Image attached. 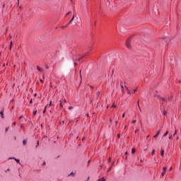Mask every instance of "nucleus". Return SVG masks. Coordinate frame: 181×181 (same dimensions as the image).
Returning <instances> with one entry per match:
<instances>
[{"label": "nucleus", "mask_w": 181, "mask_h": 181, "mask_svg": "<svg viewBox=\"0 0 181 181\" xmlns=\"http://www.w3.org/2000/svg\"><path fill=\"white\" fill-rule=\"evenodd\" d=\"M126 46L127 49H132V46L131 45V38L127 39L126 41Z\"/></svg>", "instance_id": "obj_1"}, {"label": "nucleus", "mask_w": 181, "mask_h": 181, "mask_svg": "<svg viewBox=\"0 0 181 181\" xmlns=\"http://www.w3.org/2000/svg\"><path fill=\"white\" fill-rule=\"evenodd\" d=\"M156 93H158V90H151L150 92L151 95H153V97H156Z\"/></svg>", "instance_id": "obj_2"}, {"label": "nucleus", "mask_w": 181, "mask_h": 181, "mask_svg": "<svg viewBox=\"0 0 181 181\" xmlns=\"http://www.w3.org/2000/svg\"><path fill=\"white\" fill-rule=\"evenodd\" d=\"M160 155H161L162 158H163V155H165V150L161 149Z\"/></svg>", "instance_id": "obj_3"}, {"label": "nucleus", "mask_w": 181, "mask_h": 181, "mask_svg": "<svg viewBox=\"0 0 181 181\" xmlns=\"http://www.w3.org/2000/svg\"><path fill=\"white\" fill-rule=\"evenodd\" d=\"M37 70H38V71H43V69L42 68H40V66H37Z\"/></svg>", "instance_id": "obj_4"}, {"label": "nucleus", "mask_w": 181, "mask_h": 181, "mask_svg": "<svg viewBox=\"0 0 181 181\" xmlns=\"http://www.w3.org/2000/svg\"><path fill=\"white\" fill-rule=\"evenodd\" d=\"M159 134H160V130L157 132L155 136H153V138H156L159 135Z\"/></svg>", "instance_id": "obj_5"}, {"label": "nucleus", "mask_w": 181, "mask_h": 181, "mask_svg": "<svg viewBox=\"0 0 181 181\" xmlns=\"http://www.w3.org/2000/svg\"><path fill=\"white\" fill-rule=\"evenodd\" d=\"M8 159H14L17 163H19L20 160L18 159H16L15 158H9Z\"/></svg>", "instance_id": "obj_6"}, {"label": "nucleus", "mask_w": 181, "mask_h": 181, "mask_svg": "<svg viewBox=\"0 0 181 181\" xmlns=\"http://www.w3.org/2000/svg\"><path fill=\"white\" fill-rule=\"evenodd\" d=\"M125 90H127V94H129V95H131V91H129V90H128V88L127 86H125Z\"/></svg>", "instance_id": "obj_7"}, {"label": "nucleus", "mask_w": 181, "mask_h": 181, "mask_svg": "<svg viewBox=\"0 0 181 181\" xmlns=\"http://www.w3.org/2000/svg\"><path fill=\"white\" fill-rule=\"evenodd\" d=\"M79 74H80L81 83V81H83V76H81V70L79 71Z\"/></svg>", "instance_id": "obj_8"}, {"label": "nucleus", "mask_w": 181, "mask_h": 181, "mask_svg": "<svg viewBox=\"0 0 181 181\" xmlns=\"http://www.w3.org/2000/svg\"><path fill=\"white\" fill-rule=\"evenodd\" d=\"M97 181H105V178L102 177L100 179H98Z\"/></svg>", "instance_id": "obj_9"}, {"label": "nucleus", "mask_w": 181, "mask_h": 181, "mask_svg": "<svg viewBox=\"0 0 181 181\" xmlns=\"http://www.w3.org/2000/svg\"><path fill=\"white\" fill-rule=\"evenodd\" d=\"M137 105H138V107H139V111H140L141 112H142V110H141V107H139V101L137 102Z\"/></svg>", "instance_id": "obj_10"}, {"label": "nucleus", "mask_w": 181, "mask_h": 181, "mask_svg": "<svg viewBox=\"0 0 181 181\" xmlns=\"http://www.w3.org/2000/svg\"><path fill=\"white\" fill-rule=\"evenodd\" d=\"M156 97H157V98H158V100H162V97L159 95H157Z\"/></svg>", "instance_id": "obj_11"}, {"label": "nucleus", "mask_w": 181, "mask_h": 181, "mask_svg": "<svg viewBox=\"0 0 181 181\" xmlns=\"http://www.w3.org/2000/svg\"><path fill=\"white\" fill-rule=\"evenodd\" d=\"M13 45V43L12 42V41L10 43V47L9 49L11 50V49H12V45Z\"/></svg>", "instance_id": "obj_12"}, {"label": "nucleus", "mask_w": 181, "mask_h": 181, "mask_svg": "<svg viewBox=\"0 0 181 181\" xmlns=\"http://www.w3.org/2000/svg\"><path fill=\"white\" fill-rule=\"evenodd\" d=\"M168 112H166V110H163V115H167Z\"/></svg>", "instance_id": "obj_13"}, {"label": "nucleus", "mask_w": 181, "mask_h": 181, "mask_svg": "<svg viewBox=\"0 0 181 181\" xmlns=\"http://www.w3.org/2000/svg\"><path fill=\"white\" fill-rule=\"evenodd\" d=\"M168 134H169V132L167 131V132L163 134V136H167Z\"/></svg>", "instance_id": "obj_14"}, {"label": "nucleus", "mask_w": 181, "mask_h": 181, "mask_svg": "<svg viewBox=\"0 0 181 181\" xmlns=\"http://www.w3.org/2000/svg\"><path fill=\"white\" fill-rule=\"evenodd\" d=\"M135 152H136L135 148H132V153H135Z\"/></svg>", "instance_id": "obj_15"}, {"label": "nucleus", "mask_w": 181, "mask_h": 181, "mask_svg": "<svg viewBox=\"0 0 181 181\" xmlns=\"http://www.w3.org/2000/svg\"><path fill=\"white\" fill-rule=\"evenodd\" d=\"M121 88H122V91H124V85L121 84Z\"/></svg>", "instance_id": "obj_16"}, {"label": "nucleus", "mask_w": 181, "mask_h": 181, "mask_svg": "<svg viewBox=\"0 0 181 181\" xmlns=\"http://www.w3.org/2000/svg\"><path fill=\"white\" fill-rule=\"evenodd\" d=\"M166 173V171H163L162 173H161V175L162 176H165V174Z\"/></svg>", "instance_id": "obj_17"}, {"label": "nucleus", "mask_w": 181, "mask_h": 181, "mask_svg": "<svg viewBox=\"0 0 181 181\" xmlns=\"http://www.w3.org/2000/svg\"><path fill=\"white\" fill-rule=\"evenodd\" d=\"M167 169H168V168L163 167V170H164V172H166Z\"/></svg>", "instance_id": "obj_18"}, {"label": "nucleus", "mask_w": 181, "mask_h": 181, "mask_svg": "<svg viewBox=\"0 0 181 181\" xmlns=\"http://www.w3.org/2000/svg\"><path fill=\"white\" fill-rule=\"evenodd\" d=\"M59 105H60L61 108H62L63 104H62V101L61 100L59 101Z\"/></svg>", "instance_id": "obj_19"}, {"label": "nucleus", "mask_w": 181, "mask_h": 181, "mask_svg": "<svg viewBox=\"0 0 181 181\" xmlns=\"http://www.w3.org/2000/svg\"><path fill=\"white\" fill-rule=\"evenodd\" d=\"M137 90H138V88L134 89V90H133V93L135 94V93H136Z\"/></svg>", "instance_id": "obj_20"}, {"label": "nucleus", "mask_w": 181, "mask_h": 181, "mask_svg": "<svg viewBox=\"0 0 181 181\" xmlns=\"http://www.w3.org/2000/svg\"><path fill=\"white\" fill-rule=\"evenodd\" d=\"M0 114L1 115V117L4 118V112H0Z\"/></svg>", "instance_id": "obj_21"}, {"label": "nucleus", "mask_w": 181, "mask_h": 181, "mask_svg": "<svg viewBox=\"0 0 181 181\" xmlns=\"http://www.w3.org/2000/svg\"><path fill=\"white\" fill-rule=\"evenodd\" d=\"M151 155H155V149H153Z\"/></svg>", "instance_id": "obj_22"}, {"label": "nucleus", "mask_w": 181, "mask_h": 181, "mask_svg": "<svg viewBox=\"0 0 181 181\" xmlns=\"http://www.w3.org/2000/svg\"><path fill=\"white\" fill-rule=\"evenodd\" d=\"M112 108H117V105H115L113 104V105H112Z\"/></svg>", "instance_id": "obj_23"}, {"label": "nucleus", "mask_w": 181, "mask_h": 181, "mask_svg": "<svg viewBox=\"0 0 181 181\" xmlns=\"http://www.w3.org/2000/svg\"><path fill=\"white\" fill-rule=\"evenodd\" d=\"M36 114H37V111L35 110V111L33 112V115H36Z\"/></svg>", "instance_id": "obj_24"}, {"label": "nucleus", "mask_w": 181, "mask_h": 181, "mask_svg": "<svg viewBox=\"0 0 181 181\" xmlns=\"http://www.w3.org/2000/svg\"><path fill=\"white\" fill-rule=\"evenodd\" d=\"M23 145H26V141H25V140H23Z\"/></svg>", "instance_id": "obj_25"}, {"label": "nucleus", "mask_w": 181, "mask_h": 181, "mask_svg": "<svg viewBox=\"0 0 181 181\" xmlns=\"http://www.w3.org/2000/svg\"><path fill=\"white\" fill-rule=\"evenodd\" d=\"M46 108H47V106H45V110H43V114H45V112H46Z\"/></svg>", "instance_id": "obj_26"}, {"label": "nucleus", "mask_w": 181, "mask_h": 181, "mask_svg": "<svg viewBox=\"0 0 181 181\" xmlns=\"http://www.w3.org/2000/svg\"><path fill=\"white\" fill-rule=\"evenodd\" d=\"M176 134H177V130H175V133H174V134H173V136H175V135H176Z\"/></svg>", "instance_id": "obj_27"}, {"label": "nucleus", "mask_w": 181, "mask_h": 181, "mask_svg": "<svg viewBox=\"0 0 181 181\" xmlns=\"http://www.w3.org/2000/svg\"><path fill=\"white\" fill-rule=\"evenodd\" d=\"M69 176H74V173H71V174L69 175Z\"/></svg>", "instance_id": "obj_28"}, {"label": "nucleus", "mask_w": 181, "mask_h": 181, "mask_svg": "<svg viewBox=\"0 0 181 181\" xmlns=\"http://www.w3.org/2000/svg\"><path fill=\"white\" fill-rule=\"evenodd\" d=\"M114 75V69L112 70V74L111 76H112Z\"/></svg>", "instance_id": "obj_29"}, {"label": "nucleus", "mask_w": 181, "mask_h": 181, "mask_svg": "<svg viewBox=\"0 0 181 181\" xmlns=\"http://www.w3.org/2000/svg\"><path fill=\"white\" fill-rule=\"evenodd\" d=\"M136 120H133L132 121V124H136Z\"/></svg>", "instance_id": "obj_30"}, {"label": "nucleus", "mask_w": 181, "mask_h": 181, "mask_svg": "<svg viewBox=\"0 0 181 181\" xmlns=\"http://www.w3.org/2000/svg\"><path fill=\"white\" fill-rule=\"evenodd\" d=\"M73 22V21L70 20V21L68 23V25H70V23H71Z\"/></svg>", "instance_id": "obj_31"}, {"label": "nucleus", "mask_w": 181, "mask_h": 181, "mask_svg": "<svg viewBox=\"0 0 181 181\" xmlns=\"http://www.w3.org/2000/svg\"><path fill=\"white\" fill-rule=\"evenodd\" d=\"M160 100H162V101H166V100H165V98H161Z\"/></svg>", "instance_id": "obj_32"}, {"label": "nucleus", "mask_w": 181, "mask_h": 181, "mask_svg": "<svg viewBox=\"0 0 181 181\" xmlns=\"http://www.w3.org/2000/svg\"><path fill=\"white\" fill-rule=\"evenodd\" d=\"M52 101L49 102V107H52Z\"/></svg>", "instance_id": "obj_33"}, {"label": "nucleus", "mask_w": 181, "mask_h": 181, "mask_svg": "<svg viewBox=\"0 0 181 181\" xmlns=\"http://www.w3.org/2000/svg\"><path fill=\"white\" fill-rule=\"evenodd\" d=\"M17 5L19 6V0H17Z\"/></svg>", "instance_id": "obj_34"}, {"label": "nucleus", "mask_w": 181, "mask_h": 181, "mask_svg": "<svg viewBox=\"0 0 181 181\" xmlns=\"http://www.w3.org/2000/svg\"><path fill=\"white\" fill-rule=\"evenodd\" d=\"M33 103V100L31 99L30 100V104H32Z\"/></svg>", "instance_id": "obj_35"}, {"label": "nucleus", "mask_w": 181, "mask_h": 181, "mask_svg": "<svg viewBox=\"0 0 181 181\" xmlns=\"http://www.w3.org/2000/svg\"><path fill=\"white\" fill-rule=\"evenodd\" d=\"M117 138H121V135H119V134H117Z\"/></svg>", "instance_id": "obj_36"}, {"label": "nucleus", "mask_w": 181, "mask_h": 181, "mask_svg": "<svg viewBox=\"0 0 181 181\" xmlns=\"http://www.w3.org/2000/svg\"><path fill=\"white\" fill-rule=\"evenodd\" d=\"M8 129H9V127L6 128V132H8Z\"/></svg>", "instance_id": "obj_37"}, {"label": "nucleus", "mask_w": 181, "mask_h": 181, "mask_svg": "<svg viewBox=\"0 0 181 181\" xmlns=\"http://www.w3.org/2000/svg\"><path fill=\"white\" fill-rule=\"evenodd\" d=\"M37 146H39V141L37 143L36 148H37Z\"/></svg>", "instance_id": "obj_38"}, {"label": "nucleus", "mask_w": 181, "mask_h": 181, "mask_svg": "<svg viewBox=\"0 0 181 181\" xmlns=\"http://www.w3.org/2000/svg\"><path fill=\"white\" fill-rule=\"evenodd\" d=\"M71 21H74V16H72Z\"/></svg>", "instance_id": "obj_39"}, {"label": "nucleus", "mask_w": 181, "mask_h": 181, "mask_svg": "<svg viewBox=\"0 0 181 181\" xmlns=\"http://www.w3.org/2000/svg\"><path fill=\"white\" fill-rule=\"evenodd\" d=\"M68 109L69 110H73V107H69Z\"/></svg>", "instance_id": "obj_40"}, {"label": "nucleus", "mask_w": 181, "mask_h": 181, "mask_svg": "<svg viewBox=\"0 0 181 181\" xmlns=\"http://www.w3.org/2000/svg\"><path fill=\"white\" fill-rule=\"evenodd\" d=\"M9 170H11V169L8 168L7 170H6L5 172H9Z\"/></svg>", "instance_id": "obj_41"}, {"label": "nucleus", "mask_w": 181, "mask_h": 181, "mask_svg": "<svg viewBox=\"0 0 181 181\" xmlns=\"http://www.w3.org/2000/svg\"><path fill=\"white\" fill-rule=\"evenodd\" d=\"M122 117V118H124L125 117V114L124 113Z\"/></svg>", "instance_id": "obj_42"}, {"label": "nucleus", "mask_w": 181, "mask_h": 181, "mask_svg": "<svg viewBox=\"0 0 181 181\" xmlns=\"http://www.w3.org/2000/svg\"><path fill=\"white\" fill-rule=\"evenodd\" d=\"M108 162H111V158H108Z\"/></svg>", "instance_id": "obj_43"}, {"label": "nucleus", "mask_w": 181, "mask_h": 181, "mask_svg": "<svg viewBox=\"0 0 181 181\" xmlns=\"http://www.w3.org/2000/svg\"><path fill=\"white\" fill-rule=\"evenodd\" d=\"M22 118H23V116H21V117H19V119H22Z\"/></svg>", "instance_id": "obj_44"}, {"label": "nucleus", "mask_w": 181, "mask_h": 181, "mask_svg": "<svg viewBox=\"0 0 181 181\" xmlns=\"http://www.w3.org/2000/svg\"><path fill=\"white\" fill-rule=\"evenodd\" d=\"M110 170H111V167L109 168V169L107 170V172H110Z\"/></svg>", "instance_id": "obj_45"}, {"label": "nucleus", "mask_w": 181, "mask_h": 181, "mask_svg": "<svg viewBox=\"0 0 181 181\" xmlns=\"http://www.w3.org/2000/svg\"><path fill=\"white\" fill-rule=\"evenodd\" d=\"M64 103H67V100H66V99H64Z\"/></svg>", "instance_id": "obj_46"}, {"label": "nucleus", "mask_w": 181, "mask_h": 181, "mask_svg": "<svg viewBox=\"0 0 181 181\" xmlns=\"http://www.w3.org/2000/svg\"><path fill=\"white\" fill-rule=\"evenodd\" d=\"M138 131H139V129H136V130H135V132H135V134H136V132H138Z\"/></svg>", "instance_id": "obj_47"}, {"label": "nucleus", "mask_w": 181, "mask_h": 181, "mask_svg": "<svg viewBox=\"0 0 181 181\" xmlns=\"http://www.w3.org/2000/svg\"><path fill=\"white\" fill-rule=\"evenodd\" d=\"M96 95H100V92H97Z\"/></svg>", "instance_id": "obj_48"}, {"label": "nucleus", "mask_w": 181, "mask_h": 181, "mask_svg": "<svg viewBox=\"0 0 181 181\" xmlns=\"http://www.w3.org/2000/svg\"><path fill=\"white\" fill-rule=\"evenodd\" d=\"M168 139H172V135H170Z\"/></svg>", "instance_id": "obj_49"}, {"label": "nucleus", "mask_w": 181, "mask_h": 181, "mask_svg": "<svg viewBox=\"0 0 181 181\" xmlns=\"http://www.w3.org/2000/svg\"><path fill=\"white\" fill-rule=\"evenodd\" d=\"M83 57H81V58H78V60H81V59H83Z\"/></svg>", "instance_id": "obj_50"}, {"label": "nucleus", "mask_w": 181, "mask_h": 181, "mask_svg": "<svg viewBox=\"0 0 181 181\" xmlns=\"http://www.w3.org/2000/svg\"><path fill=\"white\" fill-rule=\"evenodd\" d=\"M13 125H16V122H13Z\"/></svg>", "instance_id": "obj_51"}, {"label": "nucleus", "mask_w": 181, "mask_h": 181, "mask_svg": "<svg viewBox=\"0 0 181 181\" xmlns=\"http://www.w3.org/2000/svg\"><path fill=\"white\" fill-rule=\"evenodd\" d=\"M61 28H62V29H64V28H66V27L65 26H62Z\"/></svg>", "instance_id": "obj_52"}, {"label": "nucleus", "mask_w": 181, "mask_h": 181, "mask_svg": "<svg viewBox=\"0 0 181 181\" xmlns=\"http://www.w3.org/2000/svg\"><path fill=\"white\" fill-rule=\"evenodd\" d=\"M124 155H128V152H125V153H124Z\"/></svg>", "instance_id": "obj_53"}, {"label": "nucleus", "mask_w": 181, "mask_h": 181, "mask_svg": "<svg viewBox=\"0 0 181 181\" xmlns=\"http://www.w3.org/2000/svg\"><path fill=\"white\" fill-rule=\"evenodd\" d=\"M18 7H19V8H20V9H22V6H18Z\"/></svg>", "instance_id": "obj_54"}, {"label": "nucleus", "mask_w": 181, "mask_h": 181, "mask_svg": "<svg viewBox=\"0 0 181 181\" xmlns=\"http://www.w3.org/2000/svg\"><path fill=\"white\" fill-rule=\"evenodd\" d=\"M40 81L41 83H43V81H42V79H40Z\"/></svg>", "instance_id": "obj_55"}, {"label": "nucleus", "mask_w": 181, "mask_h": 181, "mask_svg": "<svg viewBox=\"0 0 181 181\" xmlns=\"http://www.w3.org/2000/svg\"><path fill=\"white\" fill-rule=\"evenodd\" d=\"M84 139H86V137H83V138L82 139V141H84Z\"/></svg>", "instance_id": "obj_56"}, {"label": "nucleus", "mask_w": 181, "mask_h": 181, "mask_svg": "<svg viewBox=\"0 0 181 181\" xmlns=\"http://www.w3.org/2000/svg\"><path fill=\"white\" fill-rule=\"evenodd\" d=\"M21 128H23V124H21Z\"/></svg>", "instance_id": "obj_57"}, {"label": "nucleus", "mask_w": 181, "mask_h": 181, "mask_svg": "<svg viewBox=\"0 0 181 181\" xmlns=\"http://www.w3.org/2000/svg\"><path fill=\"white\" fill-rule=\"evenodd\" d=\"M70 13V11L66 13V15H69Z\"/></svg>", "instance_id": "obj_58"}, {"label": "nucleus", "mask_w": 181, "mask_h": 181, "mask_svg": "<svg viewBox=\"0 0 181 181\" xmlns=\"http://www.w3.org/2000/svg\"><path fill=\"white\" fill-rule=\"evenodd\" d=\"M36 95H37V94L35 93V94H34V97H36Z\"/></svg>", "instance_id": "obj_59"}, {"label": "nucleus", "mask_w": 181, "mask_h": 181, "mask_svg": "<svg viewBox=\"0 0 181 181\" xmlns=\"http://www.w3.org/2000/svg\"><path fill=\"white\" fill-rule=\"evenodd\" d=\"M43 78H45V74L42 75Z\"/></svg>", "instance_id": "obj_60"}, {"label": "nucleus", "mask_w": 181, "mask_h": 181, "mask_svg": "<svg viewBox=\"0 0 181 181\" xmlns=\"http://www.w3.org/2000/svg\"><path fill=\"white\" fill-rule=\"evenodd\" d=\"M115 124H118V121H116Z\"/></svg>", "instance_id": "obj_61"}, {"label": "nucleus", "mask_w": 181, "mask_h": 181, "mask_svg": "<svg viewBox=\"0 0 181 181\" xmlns=\"http://www.w3.org/2000/svg\"><path fill=\"white\" fill-rule=\"evenodd\" d=\"M124 129H127V126L124 127Z\"/></svg>", "instance_id": "obj_62"}, {"label": "nucleus", "mask_w": 181, "mask_h": 181, "mask_svg": "<svg viewBox=\"0 0 181 181\" xmlns=\"http://www.w3.org/2000/svg\"><path fill=\"white\" fill-rule=\"evenodd\" d=\"M86 117H89V115H88V114H87V115H86Z\"/></svg>", "instance_id": "obj_63"}, {"label": "nucleus", "mask_w": 181, "mask_h": 181, "mask_svg": "<svg viewBox=\"0 0 181 181\" xmlns=\"http://www.w3.org/2000/svg\"><path fill=\"white\" fill-rule=\"evenodd\" d=\"M170 170H172V167L170 168Z\"/></svg>", "instance_id": "obj_64"}]
</instances>
